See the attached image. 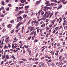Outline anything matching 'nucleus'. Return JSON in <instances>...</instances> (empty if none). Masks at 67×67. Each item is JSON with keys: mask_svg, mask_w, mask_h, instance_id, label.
I'll return each instance as SVG.
<instances>
[{"mask_svg": "<svg viewBox=\"0 0 67 67\" xmlns=\"http://www.w3.org/2000/svg\"><path fill=\"white\" fill-rule=\"evenodd\" d=\"M35 60H38V59H37V58H35Z\"/></svg>", "mask_w": 67, "mask_h": 67, "instance_id": "59", "label": "nucleus"}, {"mask_svg": "<svg viewBox=\"0 0 67 67\" xmlns=\"http://www.w3.org/2000/svg\"><path fill=\"white\" fill-rule=\"evenodd\" d=\"M31 36H30V37H29L28 38V41H29V40H30V39H31Z\"/></svg>", "mask_w": 67, "mask_h": 67, "instance_id": "13", "label": "nucleus"}, {"mask_svg": "<svg viewBox=\"0 0 67 67\" xmlns=\"http://www.w3.org/2000/svg\"><path fill=\"white\" fill-rule=\"evenodd\" d=\"M21 24H22V22L21 21H20L16 26V27L18 28V27H19V26H20Z\"/></svg>", "mask_w": 67, "mask_h": 67, "instance_id": "2", "label": "nucleus"}, {"mask_svg": "<svg viewBox=\"0 0 67 67\" xmlns=\"http://www.w3.org/2000/svg\"><path fill=\"white\" fill-rule=\"evenodd\" d=\"M25 8H26V9H29V6H25Z\"/></svg>", "mask_w": 67, "mask_h": 67, "instance_id": "16", "label": "nucleus"}, {"mask_svg": "<svg viewBox=\"0 0 67 67\" xmlns=\"http://www.w3.org/2000/svg\"><path fill=\"white\" fill-rule=\"evenodd\" d=\"M51 30H52V29H50V30H49V32L50 33H51Z\"/></svg>", "mask_w": 67, "mask_h": 67, "instance_id": "49", "label": "nucleus"}, {"mask_svg": "<svg viewBox=\"0 0 67 67\" xmlns=\"http://www.w3.org/2000/svg\"><path fill=\"white\" fill-rule=\"evenodd\" d=\"M47 30H49L50 29L49 27H47Z\"/></svg>", "mask_w": 67, "mask_h": 67, "instance_id": "55", "label": "nucleus"}, {"mask_svg": "<svg viewBox=\"0 0 67 67\" xmlns=\"http://www.w3.org/2000/svg\"><path fill=\"white\" fill-rule=\"evenodd\" d=\"M2 5H4V2L3 1L2 2Z\"/></svg>", "mask_w": 67, "mask_h": 67, "instance_id": "48", "label": "nucleus"}, {"mask_svg": "<svg viewBox=\"0 0 67 67\" xmlns=\"http://www.w3.org/2000/svg\"><path fill=\"white\" fill-rule=\"evenodd\" d=\"M62 57L60 56L59 57V59H61V58H62Z\"/></svg>", "mask_w": 67, "mask_h": 67, "instance_id": "42", "label": "nucleus"}, {"mask_svg": "<svg viewBox=\"0 0 67 67\" xmlns=\"http://www.w3.org/2000/svg\"><path fill=\"white\" fill-rule=\"evenodd\" d=\"M19 19H20V21H21L23 20V18H22V16H21Z\"/></svg>", "mask_w": 67, "mask_h": 67, "instance_id": "11", "label": "nucleus"}, {"mask_svg": "<svg viewBox=\"0 0 67 67\" xmlns=\"http://www.w3.org/2000/svg\"><path fill=\"white\" fill-rule=\"evenodd\" d=\"M19 12L20 14H22V11H21V10L19 11Z\"/></svg>", "mask_w": 67, "mask_h": 67, "instance_id": "14", "label": "nucleus"}, {"mask_svg": "<svg viewBox=\"0 0 67 67\" xmlns=\"http://www.w3.org/2000/svg\"><path fill=\"white\" fill-rule=\"evenodd\" d=\"M47 15V14H46V15H45V14H44V18H46L47 16H46V15Z\"/></svg>", "mask_w": 67, "mask_h": 67, "instance_id": "37", "label": "nucleus"}, {"mask_svg": "<svg viewBox=\"0 0 67 67\" xmlns=\"http://www.w3.org/2000/svg\"><path fill=\"white\" fill-rule=\"evenodd\" d=\"M27 16V15H26L24 14L23 15V18H25Z\"/></svg>", "mask_w": 67, "mask_h": 67, "instance_id": "8", "label": "nucleus"}, {"mask_svg": "<svg viewBox=\"0 0 67 67\" xmlns=\"http://www.w3.org/2000/svg\"><path fill=\"white\" fill-rule=\"evenodd\" d=\"M21 60H23V61H24V62H25L26 61V60L25 59H22Z\"/></svg>", "mask_w": 67, "mask_h": 67, "instance_id": "27", "label": "nucleus"}, {"mask_svg": "<svg viewBox=\"0 0 67 67\" xmlns=\"http://www.w3.org/2000/svg\"><path fill=\"white\" fill-rule=\"evenodd\" d=\"M8 5L10 7H11L12 5L10 4H8Z\"/></svg>", "mask_w": 67, "mask_h": 67, "instance_id": "30", "label": "nucleus"}, {"mask_svg": "<svg viewBox=\"0 0 67 67\" xmlns=\"http://www.w3.org/2000/svg\"><path fill=\"white\" fill-rule=\"evenodd\" d=\"M48 9H52V7H48Z\"/></svg>", "mask_w": 67, "mask_h": 67, "instance_id": "38", "label": "nucleus"}, {"mask_svg": "<svg viewBox=\"0 0 67 67\" xmlns=\"http://www.w3.org/2000/svg\"><path fill=\"white\" fill-rule=\"evenodd\" d=\"M35 23V21H33L31 23L32 24H33V23Z\"/></svg>", "mask_w": 67, "mask_h": 67, "instance_id": "33", "label": "nucleus"}, {"mask_svg": "<svg viewBox=\"0 0 67 67\" xmlns=\"http://www.w3.org/2000/svg\"><path fill=\"white\" fill-rule=\"evenodd\" d=\"M59 64L61 66H63V65H64V63L62 62H59Z\"/></svg>", "mask_w": 67, "mask_h": 67, "instance_id": "6", "label": "nucleus"}, {"mask_svg": "<svg viewBox=\"0 0 67 67\" xmlns=\"http://www.w3.org/2000/svg\"><path fill=\"white\" fill-rule=\"evenodd\" d=\"M14 22V20H11L10 21V23H13Z\"/></svg>", "mask_w": 67, "mask_h": 67, "instance_id": "10", "label": "nucleus"}, {"mask_svg": "<svg viewBox=\"0 0 67 67\" xmlns=\"http://www.w3.org/2000/svg\"><path fill=\"white\" fill-rule=\"evenodd\" d=\"M55 55H56V56H58V54L57 53H55Z\"/></svg>", "mask_w": 67, "mask_h": 67, "instance_id": "36", "label": "nucleus"}, {"mask_svg": "<svg viewBox=\"0 0 67 67\" xmlns=\"http://www.w3.org/2000/svg\"><path fill=\"white\" fill-rule=\"evenodd\" d=\"M34 28L33 27H32L30 29V30H31L30 32H31L34 29Z\"/></svg>", "mask_w": 67, "mask_h": 67, "instance_id": "4", "label": "nucleus"}, {"mask_svg": "<svg viewBox=\"0 0 67 67\" xmlns=\"http://www.w3.org/2000/svg\"><path fill=\"white\" fill-rule=\"evenodd\" d=\"M53 13H52L50 15V16H52V15H53Z\"/></svg>", "mask_w": 67, "mask_h": 67, "instance_id": "43", "label": "nucleus"}, {"mask_svg": "<svg viewBox=\"0 0 67 67\" xmlns=\"http://www.w3.org/2000/svg\"><path fill=\"white\" fill-rule=\"evenodd\" d=\"M56 53H59V51H56Z\"/></svg>", "mask_w": 67, "mask_h": 67, "instance_id": "53", "label": "nucleus"}, {"mask_svg": "<svg viewBox=\"0 0 67 67\" xmlns=\"http://www.w3.org/2000/svg\"><path fill=\"white\" fill-rule=\"evenodd\" d=\"M51 4L52 5H54V3H51Z\"/></svg>", "mask_w": 67, "mask_h": 67, "instance_id": "63", "label": "nucleus"}, {"mask_svg": "<svg viewBox=\"0 0 67 67\" xmlns=\"http://www.w3.org/2000/svg\"><path fill=\"white\" fill-rule=\"evenodd\" d=\"M52 59H50L49 60L48 62H52Z\"/></svg>", "mask_w": 67, "mask_h": 67, "instance_id": "39", "label": "nucleus"}, {"mask_svg": "<svg viewBox=\"0 0 67 67\" xmlns=\"http://www.w3.org/2000/svg\"><path fill=\"white\" fill-rule=\"evenodd\" d=\"M13 32H14V30H13L11 33V34H12V33H13Z\"/></svg>", "mask_w": 67, "mask_h": 67, "instance_id": "40", "label": "nucleus"}, {"mask_svg": "<svg viewBox=\"0 0 67 67\" xmlns=\"http://www.w3.org/2000/svg\"><path fill=\"white\" fill-rule=\"evenodd\" d=\"M20 63H24V62H23V61H20Z\"/></svg>", "mask_w": 67, "mask_h": 67, "instance_id": "25", "label": "nucleus"}, {"mask_svg": "<svg viewBox=\"0 0 67 67\" xmlns=\"http://www.w3.org/2000/svg\"><path fill=\"white\" fill-rule=\"evenodd\" d=\"M18 0H15V2H18Z\"/></svg>", "mask_w": 67, "mask_h": 67, "instance_id": "51", "label": "nucleus"}, {"mask_svg": "<svg viewBox=\"0 0 67 67\" xmlns=\"http://www.w3.org/2000/svg\"><path fill=\"white\" fill-rule=\"evenodd\" d=\"M44 14V12H41V15H43Z\"/></svg>", "mask_w": 67, "mask_h": 67, "instance_id": "12", "label": "nucleus"}, {"mask_svg": "<svg viewBox=\"0 0 67 67\" xmlns=\"http://www.w3.org/2000/svg\"><path fill=\"white\" fill-rule=\"evenodd\" d=\"M34 33V31H32V32H31V34H32V35H33V34Z\"/></svg>", "mask_w": 67, "mask_h": 67, "instance_id": "60", "label": "nucleus"}, {"mask_svg": "<svg viewBox=\"0 0 67 67\" xmlns=\"http://www.w3.org/2000/svg\"><path fill=\"white\" fill-rule=\"evenodd\" d=\"M9 8L8 7L7 8L6 10H7V11H9Z\"/></svg>", "mask_w": 67, "mask_h": 67, "instance_id": "31", "label": "nucleus"}, {"mask_svg": "<svg viewBox=\"0 0 67 67\" xmlns=\"http://www.w3.org/2000/svg\"><path fill=\"white\" fill-rule=\"evenodd\" d=\"M5 56H6L5 55H2V59H4V58L5 57Z\"/></svg>", "mask_w": 67, "mask_h": 67, "instance_id": "9", "label": "nucleus"}, {"mask_svg": "<svg viewBox=\"0 0 67 67\" xmlns=\"http://www.w3.org/2000/svg\"><path fill=\"white\" fill-rule=\"evenodd\" d=\"M51 14V13L50 12V11H46L45 13V15L47 14V16H48L49 15Z\"/></svg>", "mask_w": 67, "mask_h": 67, "instance_id": "1", "label": "nucleus"}, {"mask_svg": "<svg viewBox=\"0 0 67 67\" xmlns=\"http://www.w3.org/2000/svg\"><path fill=\"white\" fill-rule=\"evenodd\" d=\"M46 3V4H48L49 3L48 2H47Z\"/></svg>", "mask_w": 67, "mask_h": 67, "instance_id": "29", "label": "nucleus"}, {"mask_svg": "<svg viewBox=\"0 0 67 67\" xmlns=\"http://www.w3.org/2000/svg\"><path fill=\"white\" fill-rule=\"evenodd\" d=\"M42 11V9L40 10L38 12V13H40L41 12V11Z\"/></svg>", "mask_w": 67, "mask_h": 67, "instance_id": "21", "label": "nucleus"}, {"mask_svg": "<svg viewBox=\"0 0 67 67\" xmlns=\"http://www.w3.org/2000/svg\"><path fill=\"white\" fill-rule=\"evenodd\" d=\"M8 41H9V39H6V40L5 41L6 42H8Z\"/></svg>", "mask_w": 67, "mask_h": 67, "instance_id": "32", "label": "nucleus"}, {"mask_svg": "<svg viewBox=\"0 0 67 67\" xmlns=\"http://www.w3.org/2000/svg\"><path fill=\"white\" fill-rule=\"evenodd\" d=\"M44 11H46V10H47L48 9V7H44Z\"/></svg>", "mask_w": 67, "mask_h": 67, "instance_id": "3", "label": "nucleus"}, {"mask_svg": "<svg viewBox=\"0 0 67 67\" xmlns=\"http://www.w3.org/2000/svg\"><path fill=\"white\" fill-rule=\"evenodd\" d=\"M63 67H66V65H64L63 66Z\"/></svg>", "mask_w": 67, "mask_h": 67, "instance_id": "64", "label": "nucleus"}, {"mask_svg": "<svg viewBox=\"0 0 67 67\" xmlns=\"http://www.w3.org/2000/svg\"><path fill=\"white\" fill-rule=\"evenodd\" d=\"M21 16L18 17H17V18L18 19H20V18H21Z\"/></svg>", "mask_w": 67, "mask_h": 67, "instance_id": "26", "label": "nucleus"}, {"mask_svg": "<svg viewBox=\"0 0 67 67\" xmlns=\"http://www.w3.org/2000/svg\"><path fill=\"white\" fill-rule=\"evenodd\" d=\"M51 1L54 2H55V0H51Z\"/></svg>", "mask_w": 67, "mask_h": 67, "instance_id": "52", "label": "nucleus"}, {"mask_svg": "<svg viewBox=\"0 0 67 67\" xmlns=\"http://www.w3.org/2000/svg\"><path fill=\"white\" fill-rule=\"evenodd\" d=\"M46 22H48V19H46Z\"/></svg>", "mask_w": 67, "mask_h": 67, "instance_id": "34", "label": "nucleus"}, {"mask_svg": "<svg viewBox=\"0 0 67 67\" xmlns=\"http://www.w3.org/2000/svg\"><path fill=\"white\" fill-rule=\"evenodd\" d=\"M62 5H60L59 6V8H62Z\"/></svg>", "mask_w": 67, "mask_h": 67, "instance_id": "45", "label": "nucleus"}, {"mask_svg": "<svg viewBox=\"0 0 67 67\" xmlns=\"http://www.w3.org/2000/svg\"><path fill=\"white\" fill-rule=\"evenodd\" d=\"M63 51V49H62L60 50V52H62Z\"/></svg>", "mask_w": 67, "mask_h": 67, "instance_id": "47", "label": "nucleus"}, {"mask_svg": "<svg viewBox=\"0 0 67 67\" xmlns=\"http://www.w3.org/2000/svg\"><path fill=\"white\" fill-rule=\"evenodd\" d=\"M41 27H43V25H41Z\"/></svg>", "mask_w": 67, "mask_h": 67, "instance_id": "58", "label": "nucleus"}, {"mask_svg": "<svg viewBox=\"0 0 67 67\" xmlns=\"http://www.w3.org/2000/svg\"><path fill=\"white\" fill-rule=\"evenodd\" d=\"M12 62V61H11L9 62V64H10V63H11Z\"/></svg>", "mask_w": 67, "mask_h": 67, "instance_id": "54", "label": "nucleus"}, {"mask_svg": "<svg viewBox=\"0 0 67 67\" xmlns=\"http://www.w3.org/2000/svg\"><path fill=\"white\" fill-rule=\"evenodd\" d=\"M63 60H64L63 59H62L59 60V62H62V61H63Z\"/></svg>", "mask_w": 67, "mask_h": 67, "instance_id": "18", "label": "nucleus"}, {"mask_svg": "<svg viewBox=\"0 0 67 67\" xmlns=\"http://www.w3.org/2000/svg\"><path fill=\"white\" fill-rule=\"evenodd\" d=\"M48 59H51L52 58V57H48Z\"/></svg>", "mask_w": 67, "mask_h": 67, "instance_id": "22", "label": "nucleus"}, {"mask_svg": "<svg viewBox=\"0 0 67 67\" xmlns=\"http://www.w3.org/2000/svg\"><path fill=\"white\" fill-rule=\"evenodd\" d=\"M31 20H30L27 23L28 25H29V24L30 23V22H31Z\"/></svg>", "mask_w": 67, "mask_h": 67, "instance_id": "24", "label": "nucleus"}, {"mask_svg": "<svg viewBox=\"0 0 67 67\" xmlns=\"http://www.w3.org/2000/svg\"><path fill=\"white\" fill-rule=\"evenodd\" d=\"M43 31V29H41L40 30V32H42Z\"/></svg>", "mask_w": 67, "mask_h": 67, "instance_id": "62", "label": "nucleus"}, {"mask_svg": "<svg viewBox=\"0 0 67 67\" xmlns=\"http://www.w3.org/2000/svg\"><path fill=\"white\" fill-rule=\"evenodd\" d=\"M48 66H50L51 65V63H50L48 64Z\"/></svg>", "mask_w": 67, "mask_h": 67, "instance_id": "41", "label": "nucleus"}, {"mask_svg": "<svg viewBox=\"0 0 67 67\" xmlns=\"http://www.w3.org/2000/svg\"><path fill=\"white\" fill-rule=\"evenodd\" d=\"M18 9H19V7H17L16 8V11H18Z\"/></svg>", "mask_w": 67, "mask_h": 67, "instance_id": "23", "label": "nucleus"}, {"mask_svg": "<svg viewBox=\"0 0 67 67\" xmlns=\"http://www.w3.org/2000/svg\"><path fill=\"white\" fill-rule=\"evenodd\" d=\"M21 3H24V0H21Z\"/></svg>", "mask_w": 67, "mask_h": 67, "instance_id": "20", "label": "nucleus"}, {"mask_svg": "<svg viewBox=\"0 0 67 67\" xmlns=\"http://www.w3.org/2000/svg\"><path fill=\"white\" fill-rule=\"evenodd\" d=\"M59 63L58 62H57L56 63L57 66H58V65L59 64Z\"/></svg>", "mask_w": 67, "mask_h": 67, "instance_id": "28", "label": "nucleus"}, {"mask_svg": "<svg viewBox=\"0 0 67 67\" xmlns=\"http://www.w3.org/2000/svg\"><path fill=\"white\" fill-rule=\"evenodd\" d=\"M41 64L42 66H44V64L43 63L41 62Z\"/></svg>", "mask_w": 67, "mask_h": 67, "instance_id": "17", "label": "nucleus"}, {"mask_svg": "<svg viewBox=\"0 0 67 67\" xmlns=\"http://www.w3.org/2000/svg\"><path fill=\"white\" fill-rule=\"evenodd\" d=\"M32 59V58H29V60H31Z\"/></svg>", "mask_w": 67, "mask_h": 67, "instance_id": "57", "label": "nucleus"}, {"mask_svg": "<svg viewBox=\"0 0 67 67\" xmlns=\"http://www.w3.org/2000/svg\"><path fill=\"white\" fill-rule=\"evenodd\" d=\"M44 58H45V57H42L41 58V59H44Z\"/></svg>", "mask_w": 67, "mask_h": 67, "instance_id": "46", "label": "nucleus"}, {"mask_svg": "<svg viewBox=\"0 0 67 67\" xmlns=\"http://www.w3.org/2000/svg\"><path fill=\"white\" fill-rule=\"evenodd\" d=\"M52 66H55V64L54 63H52L51 64Z\"/></svg>", "mask_w": 67, "mask_h": 67, "instance_id": "15", "label": "nucleus"}, {"mask_svg": "<svg viewBox=\"0 0 67 67\" xmlns=\"http://www.w3.org/2000/svg\"><path fill=\"white\" fill-rule=\"evenodd\" d=\"M65 1V0H62V2H64V1Z\"/></svg>", "mask_w": 67, "mask_h": 67, "instance_id": "56", "label": "nucleus"}, {"mask_svg": "<svg viewBox=\"0 0 67 67\" xmlns=\"http://www.w3.org/2000/svg\"><path fill=\"white\" fill-rule=\"evenodd\" d=\"M49 27H52V24H51L50 25H49Z\"/></svg>", "mask_w": 67, "mask_h": 67, "instance_id": "35", "label": "nucleus"}, {"mask_svg": "<svg viewBox=\"0 0 67 67\" xmlns=\"http://www.w3.org/2000/svg\"><path fill=\"white\" fill-rule=\"evenodd\" d=\"M12 26V25L10 24L8 26V28H10Z\"/></svg>", "mask_w": 67, "mask_h": 67, "instance_id": "5", "label": "nucleus"}, {"mask_svg": "<svg viewBox=\"0 0 67 67\" xmlns=\"http://www.w3.org/2000/svg\"><path fill=\"white\" fill-rule=\"evenodd\" d=\"M67 3V2H64L63 3V4H66Z\"/></svg>", "mask_w": 67, "mask_h": 67, "instance_id": "44", "label": "nucleus"}, {"mask_svg": "<svg viewBox=\"0 0 67 67\" xmlns=\"http://www.w3.org/2000/svg\"><path fill=\"white\" fill-rule=\"evenodd\" d=\"M34 35H36V31H35V32H34Z\"/></svg>", "mask_w": 67, "mask_h": 67, "instance_id": "50", "label": "nucleus"}, {"mask_svg": "<svg viewBox=\"0 0 67 67\" xmlns=\"http://www.w3.org/2000/svg\"><path fill=\"white\" fill-rule=\"evenodd\" d=\"M33 67H36V65H34Z\"/></svg>", "mask_w": 67, "mask_h": 67, "instance_id": "61", "label": "nucleus"}, {"mask_svg": "<svg viewBox=\"0 0 67 67\" xmlns=\"http://www.w3.org/2000/svg\"><path fill=\"white\" fill-rule=\"evenodd\" d=\"M37 41H38V40L37 39H36L35 40V43H36V42H37Z\"/></svg>", "mask_w": 67, "mask_h": 67, "instance_id": "19", "label": "nucleus"}, {"mask_svg": "<svg viewBox=\"0 0 67 67\" xmlns=\"http://www.w3.org/2000/svg\"><path fill=\"white\" fill-rule=\"evenodd\" d=\"M40 2H40V1H37L36 2V3L37 4V5H38V4H40Z\"/></svg>", "mask_w": 67, "mask_h": 67, "instance_id": "7", "label": "nucleus"}]
</instances>
